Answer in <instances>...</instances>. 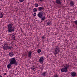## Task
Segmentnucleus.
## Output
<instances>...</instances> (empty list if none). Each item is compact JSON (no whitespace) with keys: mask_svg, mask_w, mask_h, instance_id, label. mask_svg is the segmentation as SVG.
Returning <instances> with one entry per match:
<instances>
[{"mask_svg":"<svg viewBox=\"0 0 77 77\" xmlns=\"http://www.w3.org/2000/svg\"><path fill=\"white\" fill-rule=\"evenodd\" d=\"M44 12L43 11L39 12L37 14V16L38 18H40L42 21H44L46 19L45 16L43 17Z\"/></svg>","mask_w":77,"mask_h":77,"instance_id":"f257e3e1","label":"nucleus"},{"mask_svg":"<svg viewBox=\"0 0 77 77\" xmlns=\"http://www.w3.org/2000/svg\"><path fill=\"white\" fill-rule=\"evenodd\" d=\"M12 25V24L9 23L8 25L7 29H8V31L10 33H11V32H14V30H15L14 29V28L13 27V25Z\"/></svg>","mask_w":77,"mask_h":77,"instance_id":"f03ea898","label":"nucleus"},{"mask_svg":"<svg viewBox=\"0 0 77 77\" xmlns=\"http://www.w3.org/2000/svg\"><path fill=\"white\" fill-rule=\"evenodd\" d=\"M10 64L15 65H18V62H16V59L15 58H11L10 60Z\"/></svg>","mask_w":77,"mask_h":77,"instance_id":"7ed1b4c3","label":"nucleus"},{"mask_svg":"<svg viewBox=\"0 0 77 77\" xmlns=\"http://www.w3.org/2000/svg\"><path fill=\"white\" fill-rule=\"evenodd\" d=\"M60 49L59 47H57L54 50V51H53V53L54 54H59V53L60 52Z\"/></svg>","mask_w":77,"mask_h":77,"instance_id":"20e7f679","label":"nucleus"},{"mask_svg":"<svg viewBox=\"0 0 77 77\" xmlns=\"http://www.w3.org/2000/svg\"><path fill=\"white\" fill-rule=\"evenodd\" d=\"M44 57L43 56H42L39 57L38 59V62L41 63V64H42L44 63Z\"/></svg>","mask_w":77,"mask_h":77,"instance_id":"39448f33","label":"nucleus"},{"mask_svg":"<svg viewBox=\"0 0 77 77\" xmlns=\"http://www.w3.org/2000/svg\"><path fill=\"white\" fill-rule=\"evenodd\" d=\"M69 67H64L60 69L61 72H66L68 71V68Z\"/></svg>","mask_w":77,"mask_h":77,"instance_id":"423d86ee","label":"nucleus"},{"mask_svg":"<svg viewBox=\"0 0 77 77\" xmlns=\"http://www.w3.org/2000/svg\"><path fill=\"white\" fill-rule=\"evenodd\" d=\"M28 57L29 58H32V51H30L28 52Z\"/></svg>","mask_w":77,"mask_h":77,"instance_id":"0eeeda50","label":"nucleus"},{"mask_svg":"<svg viewBox=\"0 0 77 77\" xmlns=\"http://www.w3.org/2000/svg\"><path fill=\"white\" fill-rule=\"evenodd\" d=\"M44 9V7H39L38 8V11H42L43 9Z\"/></svg>","mask_w":77,"mask_h":77,"instance_id":"6e6552de","label":"nucleus"},{"mask_svg":"<svg viewBox=\"0 0 77 77\" xmlns=\"http://www.w3.org/2000/svg\"><path fill=\"white\" fill-rule=\"evenodd\" d=\"M55 3H57V5H61L62 4L60 0H56L55 1Z\"/></svg>","mask_w":77,"mask_h":77,"instance_id":"1a4fd4ad","label":"nucleus"},{"mask_svg":"<svg viewBox=\"0 0 77 77\" xmlns=\"http://www.w3.org/2000/svg\"><path fill=\"white\" fill-rule=\"evenodd\" d=\"M76 75H77V73L75 72H72L71 73V75L72 77H74L75 76H76Z\"/></svg>","mask_w":77,"mask_h":77,"instance_id":"9d476101","label":"nucleus"},{"mask_svg":"<svg viewBox=\"0 0 77 77\" xmlns=\"http://www.w3.org/2000/svg\"><path fill=\"white\" fill-rule=\"evenodd\" d=\"M14 55V53L12 52H10L8 54V56H9L10 57H12Z\"/></svg>","mask_w":77,"mask_h":77,"instance_id":"9b49d317","label":"nucleus"},{"mask_svg":"<svg viewBox=\"0 0 77 77\" xmlns=\"http://www.w3.org/2000/svg\"><path fill=\"white\" fill-rule=\"evenodd\" d=\"M74 2H73V1L70 2L69 4V6H74Z\"/></svg>","mask_w":77,"mask_h":77,"instance_id":"f8f14e48","label":"nucleus"},{"mask_svg":"<svg viewBox=\"0 0 77 77\" xmlns=\"http://www.w3.org/2000/svg\"><path fill=\"white\" fill-rule=\"evenodd\" d=\"M2 47L4 50H8V46L4 45H3Z\"/></svg>","mask_w":77,"mask_h":77,"instance_id":"ddd939ff","label":"nucleus"},{"mask_svg":"<svg viewBox=\"0 0 77 77\" xmlns=\"http://www.w3.org/2000/svg\"><path fill=\"white\" fill-rule=\"evenodd\" d=\"M2 45H7V46H9V42H5Z\"/></svg>","mask_w":77,"mask_h":77,"instance_id":"4468645a","label":"nucleus"},{"mask_svg":"<svg viewBox=\"0 0 77 77\" xmlns=\"http://www.w3.org/2000/svg\"><path fill=\"white\" fill-rule=\"evenodd\" d=\"M12 64H10V63L8 64L7 66V67L8 69H10V68H11V66H12Z\"/></svg>","mask_w":77,"mask_h":77,"instance_id":"2eb2a0df","label":"nucleus"},{"mask_svg":"<svg viewBox=\"0 0 77 77\" xmlns=\"http://www.w3.org/2000/svg\"><path fill=\"white\" fill-rule=\"evenodd\" d=\"M42 75L43 76H46L47 75V73L46 72H43L42 73Z\"/></svg>","mask_w":77,"mask_h":77,"instance_id":"dca6fc26","label":"nucleus"},{"mask_svg":"<svg viewBox=\"0 0 77 77\" xmlns=\"http://www.w3.org/2000/svg\"><path fill=\"white\" fill-rule=\"evenodd\" d=\"M68 65L67 64H63V66L64 68H65L67 67H68Z\"/></svg>","mask_w":77,"mask_h":77,"instance_id":"f3484780","label":"nucleus"},{"mask_svg":"<svg viewBox=\"0 0 77 77\" xmlns=\"http://www.w3.org/2000/svg\"><path fill=\"white\" fill-rule=\"evenodd\" d=\"M37 9H36V8H34L33 10V12L35 13L36 12H37Z\"/></svg>","mask_w":77,"mask_h":77,"instance_id":"a211bd4d","label":"nucleus"},{"mask_svg":"<svg viewBox=\"0 0 77 77\" xmlns=\"http://www.w3.org/2000/svg\"><path fill=\"white\" fill-rule=\"evenodd\" d=\"M35 7L36 8L38 7L39 6V5L37 3H35V4L34 5Z\"/></svg>","mask_w":77,"mask_h":77,"instance_id":"6ab92c4d","label":"nucleus"},{"mask_svg":"<svg viewBox=\"0 0 77 77\" xmlns=\"http://www.w3.org/2000/svg\"><path fill=\"white\" fill-rule=\"evenodd\" d=\"M47 25H49V26H50L51 24V21H49L47 23Z\"/></svg>","mask_w":77,"mask_h":77,"instance_id":"aec40b11","label":"nucleus"},{"mask_svg":"<svg viewBox=\"0 0 77 77\" xmlns=\"http://www.w3.org/2000/svg\"><path fill=\"white\" fill-rule=\"evenodd\" d=\"M8 49H9V50H11V49H12V47L8 46Z\"/></svg>","mask_w":77,"mask_h":77,"instance_id":"412c9836","label":"nucleus"},{"mask_svg":"<svg viewBox=\"0 0 77 77\" xmlns=\"http://www.w3.org/2000/svg\"><path fill=\"white\" fill-rule=\"evenodd\" d=\"M3 14H2V13H0V17L1 18H2L3 17Z\"/></svg>","mask_w":77,"mask_h":77,"instance_id":"4be33fe9","label":"nucleus"},{"mask_svg":"<svg viewBox=\"0 0 77 77\" xmlns=\"http://www.w3.org/2000/svg\"><path fill=\"white\" fill-rule=\"evenodd\" d=\"M35 67L34 66H32L31 67L32 70H35Z\"/></svg>","mask_w":77,"mask_h":77,"instance_id":"5701e85b","label":"nucleus"},{"mask_svg":"<svg viewBox=\"0 0 77 77\" xmlns=\"http://www.w3.org/2000/svg\"><path fill=\"white\" fill-rule=\"evenodd\" d=\"M37 52L38 53H41V49H38L37 51Z\"/></svg>","mask_w":77,"mask_h":77,"instance_id":"b1692460","label":"nucleus"},{"mask_svg":"<svg viewBox=\"0 0 77 77\" xmlns=\"http://www.w3.org/2000/svg\"><path fill=\"white\" fill-rule=\"evenodd\" d=\"M74 23H75L76 26H77V20H75L74 21Z\"/></svg>","mask_w":77,"mask_h":77,"instance_id":"393cba45","label":"nucleus"},{"mask_svg":"<svg viewBox=\"0 0 77 77\" xmlns=\"http://www.w3.org/2000/svg\"><path fill=\"white\" fill-rule=\"evenodd\" d=\"M24 0H19V1L20 3H22V2H24Z\"/></svg>","mask_w":77,"mask_h":77,"instance_id":"a878e982","label":"nucleus"},{"mask_svg":"<svg viewBox=\"0 0 77 77\" xmlns=\"http://www.w3.org/2000/svg\"><path fill=\"white\" fill-rule=\"evenodd\" d=\"M36 13H34V14H33V16L34 17H36Z\"/></svg>","mask_w":77,"mask_h":77,"instance_id":"bb28decb","label":"nucleus"},{"mask_svg":"<svg viewBox=\"0 0 77 77\" xmlns=\"http://www.w3.org/2000/svg\"><path fill=\"white\" fill-rule=\"evenodd\" d=\"M54 77H58V75H57V74L55 75Z\"/></svg>","mask_w":77,"mask_h":77,"instance_id":"cd10ccee","label":"nucleus"},{"mask_svg":"<svg viewBox=\"0 0 77 77\" xmlns=\"http://www.w3.org/2000/svg\"><path fill=\"white\" fill-rule=\"evenodd\" d=\"M42 39H44V38L45 39V36H43V37H42Z\"/></svg>","mask_w":77,"mask_h":77,"instance_id":"c85d7f7f","label":"nucleus"},{"mask_svg":"<svg viewBox=\"0 0 77 77\" xmlns=\"http://www.w3.org/2000/svg\"><path fill=\"white\" fill-rule=\"evenodd\" d=\"M63 41H67V39H66L65 40H64Z\"/></svg>","mask_w":77,"mask_h":77,"instance_id":"c756f323","label":"nucleus"},{"mask_svg":"<svg viewBox=\"0 0 77 77\" xmlns=\"http://www.w3.org/2000/svg\"><path fill=\"white\" fill-rule=\"evenodd\" d=\"M4 74L5 75H6L7 74L6 73H4Z\"/></svg>","mask_w":77,"mask_h":77,"instance_id":"7c9ffc66","label":"nucleus"},{"mask_svg":"<svg viewBox=\"0 0 77 77\" xmlns=\"http://www.w3.org/2000/svg\"><path fill=\"white\" fill-rule=\"evenodd\" d=\"M43 0H40V2H42V1H43Z\"/></svg>","mask_w":77,"mask_h":77,"instance_id":"2f4dec72","label":"nucleus"},{"mask_svg":"<svg viewBox=\"0 0 77 77\" xmlns=\"http://www.w3.org/2000/svg\"><path fill=\"white\" fill-rule=\"evenodd\" d=\"M13 39H14L15 38V36H13Z\"/></svg>","mask_w":77,"mask_h":77,"instance_id":"473e14b6","label":"nucleus"},{"mask_svg":"<svg viewBox=\"0 0 77 77\" xmlns=\"http://www.w3.org/2000/svg\"><path fill=\"white\" fill-rule=\"evenodd\" d=\"M13 39V40H14V41H15V40H16V39Z\"/></svg>","mask_w":77,"mask_h":77,"instance_id":"72a5a7b5","label":"nucleus"},{"mask_svg":"<svg viewBox=\"0 0 77 77\" xmlns=\"http://www.w3.org/2000/svg\"><path fill=\"white\" fill-rule=\"evenodd\" d=\"M0 77H2L1 75H0Z\"/></svg>","mask_w":77,"mask_h":77,"instance_id":"f704fd0d","label":"nucleus"},{"mask_svg":"<svg viewBox=\"0 0 77 77\" xmlns=\"http://www.w3.org/2000/svg\"><path fill=\"white\" fill-rule=\"evenodd\" d=\"M1 10V9L0 8V11Z\"/></svg>","mask_w":77,"mask_h":77,"instance_id":"c9c22d12","label":"nucleus"}]
</instances>
